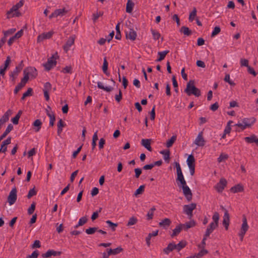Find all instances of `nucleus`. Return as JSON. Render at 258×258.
Listing matches in <instances>:
<instances>
[{
	"instance_id": "3",
	"label": "nucleus",
	"mask_w": 258,
	"mask_h": 258,
	"mask_svg": "<svg viewBox=\"0 0 258 258\" xmlns=\"http://www.w3.org/2000/svg\"><path fill=\"white\" fill-rule=\"evenodd\" d=\"M196 207L197 204L196 203H191L183 206V212L188 216L189 219H191L193 216L192 211L196 208Z\"/></svg>"
},
{
	"instance_id": "48",
	"label": "nucleus",
	"mask_w": 258,
	"mask_h": 258,
	"mask_svg": "<svg viewBox=\"0 0 258 258\" xmlns=\"http://www.w3.org/2000/svg\"><path fill=\"white\" fill-rule=\"evenodd\" d=\"M98 228L97 227H90L88 229H86V233L89 235L94 234L96 231H97Z\"/></svg>"
},
{
	"instance_id": "14",
	"label": "nucleus",
	"mask_w": 258,
	"mask_h": 258,
	"mask_svg": "<svg viewBox=\"0 0 258 258\" xmlns=\"http://www.w3.org/2000/svg\"><path fill=\"white\" fill-rule=\"evenodd\" d=\"M137 33L133 29H130L128 31H126V38L132 41L136 40Z\"/></svg>"
},
{
	"instance_id": "49",
	"label": "nucleus",
	"mask_w": 258,
	"mask_h": 258,
	"mask_svg": "<svg viewBox=\"0 0 258 258\" xmlns=\"http://www.w3.org/2000/svg\"><path fill=\"white\" fill-rule=\"evenodd\" d=\"M37 194V191L35 189V187L31 189L27 196L28 199H30L32 197L36 195Z\"/></svg>"
},
{
	"instance_id": "27",
	"label": "nucleus",
	"mask_w": 258,
	"mask_h": 258,
	"mask_svg": "<svg viewBox=\"0 0 258 258\" xmlns=\"http://www.w3.org/2000/svg\"><path fill=\"white\" fill-rule=\"evenodd\" d=\"M174 250L173 243H170L167 246L163 249V251L166 254H168L170 252Z\"/></svg>"
},
{
	"instance_id": "4",
	"label": "nucleus",
	"mask_w": 258,
	"mask_h": 258,
	"mask_svg": "<svg viewBox=\"0 0 258 258\" xmlns=\"http://www.w3.org/2000/svg\"><path fill=\"white\" fill-rule=\"evenodd\" d=\"M24 75H27L29 78L31 79H35L38 75L37 70L32 67L26 68L23 71Z\"/></svg>"
},
{
	"instance_id": "25",
	"label": "nucleus",
	"mask_w": 258,
	"mask_h": 258,
	"mask_svg": "<svg viewBox=\"0 0 258 258\" xmlns=\"http://www.w3.org/2000/svg\"><path fill=\"white\" fill-rule=\"evenodd\" d=\"M180 32L183 33L184 35L188 36L191 35L192 31L187 27L182 26L179 30Z\"/></svg>"
},
{
	"instance_id": "19",
	"label": "nucleus",
	"mask_w": 258,
	"mask_h": 258,
	"mask_svg": "<svg viewBox=\"0 0 258 258\" xmlns=\"http://www.w3.org/2000/svg\"><path fill=\"white\" fill-rule=\"evenodd\" d=\"M171 223V221L169 218H165L159 223V225L161 227L166 229L170 226Z\"/></svg>"
},
{
	"instance_id": "50",
	"label": "nucleus",
	"mask_w": 258,
	"mask_h": 258,
	"mask_svg": "<svg viewBox=\"0 0 258 258\" xmlns=\"http://www.w3.org/2000/svg\"><path fill=\"white\" fill-rule=\"evenodd\" d=\"M35 206H36V203L35 202H33L30 207L28 209V214L29 215H31L34 212V210L35 209Z\"/></svg>"
},
{
	"instance_id": "31",
	"label": "nucleus",
	"mask_w": 258,
	"mask_h": 258,
	"mask_svg": "<svg viewBox=\"0 0 258 258\" xmlns=\"http://www.w3.org/2000/svg\"><path fill=\"white\" fill-rule=\"evenodd\" d=\"M256 138V136L255 135H252L250 137H246L244 138V140L247 143H255Z\"/></svg>"
},
{
	"instance_id": "45",
	"label": "nucleus",
	"mask_w": 258,
	"mask_h": 258,
	"mask_svg": "<svg viewBox=\"0 0 258 258\" xmlns=\"http://www.w3.org/2000/svg\"><path fill=\"white\" fill-rule=\"evenodd\" d=\"M145 186L144 185H141L135 191L134 195L137 196L138 195L142 194L144 191Z\"/></svg>"
},
{
	"instance_id": "54",
	"label": "nucleus",
	"mask_w": 258,
	"mask_h": 258,
	"mask_svg": "<svg viewBox=\"0 0 258 258\" xmlns=\"http://www.w3.org/2000/svg\"><path fill=\"white\" fill-rule=\"evenodd\" d=\"M39 255V252L37 250H34L31 255L27 256L26 258H37Z\"/></svg>"
},
{
	"instance_id": "38",
	"label": "nucleus",
	"mask_w": 258,
	"mask_h": 258,
	"mask_svg": "<svg viewBox=\"0 0 258 258\" xmlns=\"http://www.w3.org/2000/svg\"><path fill=\"white\" fill-rule=\"evenodd\" d=\"M156 210V208L155 207H153L152 208L150 209V210L148 211L147 216V219L148 220H151L153 219V215H154V212Z\"/></svg>"
},
{
	"instance_id": "28",
	"label": "nucleus",
	"mask_w": 258,
	"mask_h": 258,
	"mask_svg": "<svg viewBox=\"0 0 258 258\" xmlns=\"http://www.w3.org/2000/svg\"><path fill=\"white\" fill-rule=\"evenodd\" d=\"M183 229L181 224L177 225L175 229L173 230L172 234L171 235L172 237H174L179 234L181 230Z\"/></svg>"
},
{
	"instance_id": "53",
	"label": "nucleus",
	"mask_w": 258,
	"mask_h": 258,
	"mask_svg": "<svg viewBox=\"0 0 258 258\" xmlns=\"http://www.w3.org/2000/svg\"><path fill=\"white\" fill-rule=\"evenodd\" d=\"M224 80L225 82L228 83L231 86H234L235 85V84L233 81L230 80L229 74H226L225 75Z\"/></svg>"
},
{
	"instance_id": "9",
	"label": "nucleus",
	"mask_w": 258,
	"mask_h": 258,
	"mask_svg": "<svg viewBox=\"0 0 258 258\" xmlns=\"http://www.w3.org/2000/svg\"><path fill=\"white\" fill-rule=\"evenodd\" d=\"M205 142L206 141L203 137V132H201L195 139L194 143L198 146L203 147L205 144Z\"/></svg>"
},
{
	"instance_id": "62",
	"label": "nucleus",
	"mask_w": 258,
	"mask_h": 258,
	"mask_svg": "<svg viewBox=\"0 0 258 258\" xmlns=\"http://www.w3.org/2000/svg\"><path fill=\"white\" fill-rule=\"evenodd\" d=\"M87 221L88 219L86 216L83 217L79 219L78 222L79 225H81V226H82L84 224H85L87 222Z\"/></svg>"
},
{
	"instance_id": "20",
	"label": "nucleus",
	"mask_w": 258,
	"mask_h": 258,
	"mask_svg": "<svg viewBox=\"0 0 258 258\" xmlns=\"http://www.w3.org/2000/svg\"><path fill=\"white\" fill-rule=\"evenodd\" d=\"M173 245L174 249L177 250V251H179L186 245V242L185 241L182 240L180 241L177 244L173 243Z\"/></svg>"
},
{
	"instance_id": "8",
	"label": "nucleus",
	"mask_w": 258,
	"mask_h": 258,
	"mask_svg": "<svg viewBox=\"0 0 258 258\" xmlns=\"http://www.w3.org/2000/svg\"><path fill=\"white\" fill-rule=\"evenodd\" d=\"M75 39V35H72L68 38L66 44L63 46V49L66 52H67L70 50V47L74 45Z\"/></svg>"
},
{
	"instance_id": "16",
	"label": "nucleus",
	"mask_w": 258,
	"mask_h": 258,
	"mask_svg": "<svg viewBox=\"0 0 258 258\" xmlns=\"http://www.w3.org/2000/svg\"><path fill=\"white\" fill-rule=\"evenodd\" d=\"M151 139H144L141 141V145L150 152L152 151V148L151 147Z\"/></svg>"
},
{
	"instance_id": "33",
	"label": "nucleus",
	"mask_w": 258,
	"mask_h": 258,
	"mask_svg": "<svg viewBox=\"0 0 258 258\" xmlns=\"http://www.w3.org/2000/svg\"><path fill=\"white\" fill-rule=\"evenodd\" d=\"M108 62L107 61L106 58L104 57L103 59V64L102 66V70L104 74H105L106 75H109V73L107 72V69H108Z\"/></svg>"
},
{
	"instance_id": "47",
	"label": "nucleus",
	"mask_w": 258,
	"mask_h": 258,
	"mask_svg": "<svg viewBox=\"0 0 258 258\" xmlns=\"http://www.w3.org/2000/svg\"><path fill=\"white\" fill-rule=\"evenodd\" d=\"M228 158V155L226 154L221 153L218 158V162L220 163Z\"/></svg>"
},
{
	"instance_id": "22",
	"label": "nucleus",
	"mask_w": 258,
	"mask_h": 258,
	"mask_svg": "<svg viewBox=\"0 0 258 258\" xmlns=\"http://www.w3.org/2000/svg\"><path fill=\"white\" fill-rule=\"evenodd\" d=\"M13 129V125L11 124V123H10L6 131L4 132V133L0 136V142L4 139L7 136V135L11 131H12Z\"/></svg>"
},
{
	"instance_id": "39",
	"label": "nucleus",
	"mask_w": 258,
	"mask_h": 258,
	"mask_svg": "<svg viewBox=\"0 0 258 258\" xmlns=\"http://www.w3.org/2000/svg\"><path fill=\"white\" fill-rule=\"evenodd\" d=\"M119 25H120V23H118L117 24V25H116V27H115L116 34L115 38V39H118V40H120L121 38V35L120 29H119Z\"/></svg>"
},
{
	"instance_id": "29",
	"label": "nucleus",
	"mask_w": 258,
	"mask_h": 258,
	"mask_svg": "<svg viewBox=\"0 0 258 258\" xmlns=\"http://www.w3.org/2000/svg\"><path fill=\"white\" fill-rule=\"evenodd\" d=\"M97 87L101 89H102L107 92H110L113 90V88L111 87H104L101 82L97 83Z\"/></svg>"
},
{
	"instance_id": "15",
	"label": "nucleus",
	"mask_w": 258,
	"mask_h": 258,
	"mask_svg": "<svg viewBox=\"0 0 258 258\" xmlns=\"http://www.w3.org/2000/svg\"><path fill=\"white\" fill-rule=\"evenodd\" d=\"M256 121V118L254 117L250 118H244L242 119V122L247 127H250Z\"/></svg>"
},
{
	"instance_id": "43",
	"label": "nucleus",
	"mask_w": 258,
	"mask_h": 258,
	"mask_svg": "<svg viewBox=\"0 0 258 258\" xmlns=\"http://www.w3.org/2000/svg\"><path fill=\"white\" fill-rule=\"evenodd\" d=\"M151 33L152 34V35H153V39L155 40L159 39V38L161 36V35L159 33V32L157 31L156 30H154V29H152L151 30Z\"/></svg>"
},
{
	"instance_id": "17",
	"label": "nucleus",
	"mask_w": 258,
	"mask_h": 258,
	"mask_svg": "<svg viewBox=\"0 0 258 258\" xmlns=\"http://www.w3.org/2000/svg\"><path fill=\"white\" fill-rule=\"evenodd\" d=\"M182 229L187 231L189 228L193 227L196 225V222L194 220H191L189 222H186L185 224H180Z\"/></svg>"
},
{
	"instance_id": "61",
	"label": "nucleus",
	"mask_w": 258,
	"mask_h": 258,
	"mask_svg": "<svg viewBox=\"0 0 258 258\" xmlns=\"http://www.w3.org/2000/svg\"><path fill=\"white\" fill-rule=\"evenodd\" d=\"M113 255H116L123 251V248L121 246H118L116 248L112 249Z\"/></svg>"
},
{
	"instance_id": "12",
	"label": "nucleus",
	"mask_w": 258,
	"mask_h": 258,
	"mask_svg": "<svg viewBox=\"0 0 258 258\" xmlns=\"http://www.w3.org/2000/svg\"><path fill=\"white\" fill-rule=\"evenodd\" d=\"M183 190V193L185 197L188 202H190L192 200V194L191 190L189 189L188 186H184L183 188H182Z\"/></svg>"
},
{
	"instance_id": "46",
	"label": "nucleus",
	"mask_w": 258,
	"mask_h": 258,
	"mask_svg": "<svg viewBox=\"0 0 258 258\" xmlns=\"http://www.w3.org/2000/svg\"><path fill=\"white\" fill-rule=\"evenodd\" d=\"M172 81L173 83V86L174 88V91L175 92L178 93V83L176 80V78L175 76H173L172 77Z\"/></svg>"
},
{
	"instance_id": "23",
	"label": "nucleus",
	"mask_w": 258,
	"mask_h": 258,
	"mask_svg": "<svg viewBox=\"0 0 258 258\" xmlns=\"http://www.w3.org/2000/svg\"><path fill=\"white\" fill-rule=\"evenodd\" d=\"M42 124V123L41 121L39 119H37L34 121L33 123V126L34 127V128L36 132H38L40 131Z\"/></svg>"
},
{
	"instance_id": "63",
	"label": "nucleus",
	"mask_w": 258,
	"mask_h": 258,
	"mask_svg": "<svg viewBox=\"0 0 258 258\" xmlns=\"http://www.w3.org/2000/svg\"><path fill=\"white\" fill-rule=\"evenodd\" d=\"M24 77L22 79L21 82L20 83L21 84H23L24 86H25L26 84L27 83V81L29 79L28 78V76L27 75H24Z\"/></svg>"
},
{
	"instance_id": "2",
	"label": "nucleus",
	"mask_w": 258,
	"mask_h": 258,
	"mask_svg": "<svg viewBox=\"0 0 258 258\" xmlns=\"http://www.w3.org/2000/svg\"><path fill=\"white\" fill-rule=\"evenodd\" d=\"M57 58H58V56L57 55V53L56 52L55 54L52 55L51 57L48 59L47 61L45 63L43 64V66L46 71H50L53 67L56 66V59Z\"/></svg>"
},
{
	"instance_id": "18",
	"label": "nucleus",
	"mask_w": 258,
	"mask_h": 258,
	"mask_svg": "<svg viewBox=\"0 0 258 258\" xmlns=\"http://www.w3.org/2000/svg\"><path fill=\"white\" fill-rule=\"evenodd\" d=\"M218 225L214 224L213 223H211L209 226L207 227L206 231L205 232L206 236H209L210 234H211L214 229H215Z\"/></svg>"
},
{
	"instance_id": "44",
	"label": "nucleus",
	"mask_w": 258,
	"mask_h": 258,
	"mask_svg": "<svg viewBox=\"0 0 258 258\" xmlns=\"http://www.w3.org/2000/svg\"><path fill=\"white\" fill-rule=\"evenodd\" d=\"M212 219L213 222L212 223L216 224L218 225L219 223V214L218 212H215L213 215Z\"/></svg>"
},
{
	"instance_id": "10",
	"label": "nucleus",
	"mask_w": 258,
	"mask_h": 258,
	"mask_svg": "<svg viewBox=\"0 0 258 258\" xmlns=\"http://www.w3.org/2000/svg\"><path fill=\"white\" fill-rule=\"evenodd\" d=\"M222 209L225 210L224 215L223 216V225L225 227L226 230H228L229 225L230 216L227 210L225 209L223 207Z\"/></svg>"
},
{
	"instance_id": "24",
	"label": "nucleus",
	"mask_w": 258,
	"mask_h": 258,
	"mask_svg": "<svg viewBox=\"0 0 258 258\" xmlns=\"http://www.w3.org/2000/svg\"><path fill=\"white\" fill-rule=\"evenodd\" d=\"M186 161L188 167H195V159L192 154L188 156Z\"/></svg>"
},
{
	"instance_id": "60",
	"label": "nucleus",
	"mask_w": 258,
	"mask_h": 258,
	"mask_svg": "<svg viewBox=\"0 0 258 258\" xmlns=\"http://www.w3.org/2000/svg\"><path fill=\"white\" fill-rule=\"evenodd\" d=\"M174 164L176 168L177 175L182 174L179 163L178 162H175Z\"/></svg>"
},
{
	"instance_id": "36",
	"label": "nucleus",
	"mask_w": 258,
	"mask_h": 258,
	"mask_svg": "<svg viewBox=\"0 0 258 258\" xmlns=\"http://www.w3.org/2000/svg\"><path fill=\"white\" fill-rule=\"evenodd\" d=\"M106 223L108 224L109 227L111 228L112 231H114L116 230V228L118 226L117 223H114L110 220H107Z\"/></svg>"
},
{
	"instance_id": "30",
	"label": "nucleus",
	"mask_w": 258,
	"mask_h": 258,
	"mask_svg": "<svg viewBox=\"0 0 258 258\" xmlns=\"http://www.w3.org/2000/svg\"><path fill=\"white\" fill-rule=\"evenodd\" d=\"M160 153L163 155L164 159L168 163L170 159V151L169 150H162Z\"/></svg>"
},
{
	"instance_id": "35",
	"label": "nucleus",
	"mask_w": 258,
	"mask_h": 258,
	"mask_svg": "<svg viewBox=\"0 0 258 258\" xmlns=\"http://www.w3.org/2000/svg\"><path fill=\"white\" fill-rule=\"evenodd\" d=\"M47 115L49 117V125L50 126H53L54 125V121L55 120V117L54 114L47 112Z\"/></svg>"
},
{
	"instance_id": "13",
	"label": "nucleus",
	"mask_w": 258,
	"mask_h": 258,
	"mask_svg": "<svg viewBox=\"0 0 258 258\" xmlns=\"http://www.w3.org/2000/svg\"><path fill=\"white\" fill-rule=\"evenodd\" d=\"M23 34V30L22 29L17 32L14 36L9 39L8 41V45L11 46L17 39L20 38L22 36Z\"/></svg>"
},
{
	"instance_id": "5",
	"label": "nucleus",
	"mask_w": 258,
	"mask_h": 258,
	"mask_svg": "<svg viewBox=\"0 0 258 258\" xmlns=\"http://www.w3.org/2000/svg\"><path fill=\"white\" fill-rule=\"evenodd\" d=\"M248 227L246 217L244 216L242 218V224L240 231L239 233V236L240 237V240L241 241L243 240V237L246 231L248 230Z\"/></svg>"
},
{
	"instance_id": "56",
	"label": "nucleus",
	"mask_w": 258,
	"mask_h": 258,
	"mask_svg": "<svg viewBox=\"0 0 258 258\" xmlns=\"http://www.w3.org/2000/svg\"><path fill=\"white\" fill-rule=\"evenodd\" d=\"M31 247L33 249L35 248H40L41 247L40 241L39 240H35Z\"/></svg>"
},
{
	"instance_id": "59",
	"label": "nucleus",
	"mask_w": 258,
	"mask_h": 258,
	"mask_svg": "<svg viewBox=\"0 0 258 258\" xmlns=\"http://www.w3.org/2000/svg\"><path fill=\"white\" fill-rule=\"evenodd\" d=\"M51 89V85L49 82H46L45 83L44 85V88L43 89V91H47V92H49Z\"/></svg>"
},
{
	"instance_id": "32",
	"label": "nucleus",
	"mask_w": 258,
	"mask_h": 258,
	"mask_svg": "<svg viewBox=\"0 0 258 258\" xmlns=\"http://www.w3.org/2000/svg\"><path fill=\"white\" fill-rule=\"evenodd\" d=\"M18 8L16 6V5H14L11 9L8 11L7 13V18L10 19L11 18V15L12 14V13H14V12H16L18 10Z\"/></svg>"
},
{
	"instance_id": "42",
	"label": "nucleus",
	"mask_w": 258,
	"mask_h": 258,
	"mask_svg": "<svg viewBox=\"0 0 258 258\" xmlns=\"http://www.w3.org/2000/svg\"><path fill=\"white\" fill-rule=\"evenodd\" d=\"M208 251L207 250L203 248L201 250H200L198 253L196 254L195 255L197 258H201L204 255L207 254Z\"/></svg>"
},
{
	"instance_id": "6",
	"label": "nucleus",
	"mask_w": 258,
	"mask_h": 258,
	"mask_svg": "<svg viewBox=\"0 0 258 258\" xmlns=\"http://www.w3.org/2000/svg\"><path fill=\"white\" fill-rule=\"evenodd\" d=\"M23 61L22 60L20 63L16 67L15 70L11 72L10 75V78H12V81L14 83L15 82V80L18 76L19 73L21 71L23 68Z\"/></svg>"
},
{
	"instance_id": "1",
	"label": "nucleus",
	"mask_w": 258,
	"mask_h": 258,
	"mask_svg": "<svg viewBox=\"0 0 258 258\" xmlns=\"http://www.w3.org/2000/svg\"><path fill=\"white\" fill-rule=\"evenodd\" d=\"M184 92L188 96L193 95L196 97H199L201 95L200 90L195 86L194 80H190L187 83Z\"/></svg>"
},
{
	"instance_id": "51",
	"label": "nucleus",
	"mask_w": 258,
	"mask_h": 258,
	"mask_svg": "<svg viewBox=\"0 0 258 258\" xmlns=\"http://www.w3.org/2000/svg\"><path fill=\"white\" fill-rule=\"evenodd\" d=\"M240 66L241 67H246V68L248 67L249 66L248 65V60L245 58H241L240 59Z\"/></svg>"
},
{
	"instance_id": "7",
	"label": "nucleus",
	"mask_w": 258,
	"mask_h": 258,
	"mask_svg": "<svg viewBox=\"0 0 258 258\" xmlns=\"http://www.w3.org/2000/svg\"><path fill=\"white\" fill-rule=\"evenodd\" d=\"M17 188L15 187L11 190L9 194L8 197V202L10 205L14 204L17 200Z\"/></svg>"
},
{
	"instance_id": "37",
	"label": "nucleus",
	"mask_w": 258,
	"mask_h": 258,
	"mask_svg": "<svg viewBox=\"0 0 258 258\" xmlns=\"http://www.w3.org/2000/svg\"><path fill=\"white\" fill-rule=\"evenodd\" d=\"M197 9L196 8H194L192 12L190 13L188 20L189 22H192L197 16Z\"/></svg>"
},
{
	"instance_id": "58",
	"label": "nucleus",
	"mask_w": 258,
	"mask_h": 258,
	"mask_svg": "<svg viewBox=\"0 0 258 258\" xmlns=\"http://www.w3.org/2000/svg\"><path fill=\"white\" fill-rule=\"evenodd\" d=\"M8 121V117L7 114L3 115L0 119V129L1 128V125Z\"/></svg>"
},
{
	"instance_id": "52",
	"label": "nucleus",
	"mask_w": 258,
	"mask_h": 258,
	"mask_svg": "<svg viewBox=\"0 0 258 258\" xmlns=\"http://www.w3.org/2000/svg\"><path fill=\"white\" fill-rule=\"evenodd\" d=\"M169 52V51L167 50L163 51H159L158 52V54L159 56V57L163 60L164 58L165 57L167 54H168Z\"/></svg>"
},
{
	"instance_id": "64",
	"label": "nucleus",
	"mask_w": 258,
	"mask_h": 258,
	"mask_svg": "<svg viewBox=\"0 0 258 258\" xmlns=\"http://www.w3.org/2000/svg\"><path fill=\"white\" fill-rule=\"evenodd\" d=\"M103 13H101L100 12L99 13H96L93 14V18L92 19L94 21V22H95L98 19V18L102 15Z\"/></svg>"
},
{
	"instance_id": "26",
	"label": "nucleus",
	"mask_w": 258,
	"mask_h": 258,
	"mask_svg": "<svg viewBox=\"0 0 258 258\" xmlns=\"http://www.w3.org/2000/svg\"><path fill=\"white\" fill-rule=\"evenodd\" d=\"M135 4L131 0H127L126 7V12L128 13H131L133 10Z\"/></svg>"
},
{
	"instance_id": "41",
	"label": "nucleus",
	"mask_w": 258,
	"mask_h": 258,
	"mask_svg": "<svg viewBox=\"0 0 258 258\" xmlns=\"http://www.w3.org/2000/svg\"><path fill=\"white\" fill-rule=\"evenodd\" d=\"M176 137L175 136H173L170 138V139H169V140L167 141V142L166 143V147L167 148L171 147L173 145V144H174L175 141H176Z\"/></svg>"
},
{
	"instance_id": "40",
	"label": "nucleus",
	"mask_w": 258,
	"mask_h": 258,
	"mask_svg": "<svg viewBox=\"0 0 258 258\" xmlns=\"http://www.w3.org/2000/svg\"><path fill=\"white\" fill-rule=\"evenodd\" d=\"M67 13V11L65 8L56 9L55 10V14H56L57 17L58 16H63Z\"/></svg>"
},
{
	"instance_id": "21",
	"label": "nucleus",
	"mask_w": 258,
	"mask_h": 258,
	"mask_svg": "<svg viewBox=\"0 0 258 258\" xmlns=\"http://www.w3.org/2000/svg\"><path fill=\"white\" fill-rule=\"evenodd\" d=\"M244 190L243 186L240 184H238L230 188V191L233 193H236L238 192H241Z\"/></svg>"
},
{
	"instance_id": "55",
	"label": "nucleus",
	"mask_w": 258,
	"mask_h": 258,
	"mask_svg": "<svg viewBox=\"0 0 258 258\" xmlns=\"http://www.w3.org/2000/svg\"><path fill=\"white\" fill-rule=\"evenodd\" d=\"M220 31L221 29L220 27L216 26L212 33L211 37H214L215 36L219 34L220 32Z\"/></svg>"
},
{
	"instance_id": "57",
	"label": "nucleus",
	"mask_w": 258,
	"mask_h": 258,
	"mask_svg": "<svg viewBox=\"0 0 258 258\" xmlns=\"http://www.w3.org/2000/svg\"><path fill=\"white\" fill-rule=\"evenodd\" d=\"M63 73H72V68L71 66H66L61 71Z\"/></svg>"
},
{
	"instance_id": "34",
	"label": "nucleus",
	"mask_w": 258,
	"mask_h": 258,
	"mask_svg": "<svg viewBox=\"0 0 258 258\" xmlns=\"http://www.w3.org/2000/svg\"><path fill=\"white\" fill-rule=\"evenodd\" d=\"M138 222V219L135 216H133L130 218L126 226L128 227H130L132 225L136 224Z\"/></svg>"
},
{
	"instance_id": "11",
	"label": "nucleus",
	"mask_w": 258,
	"mask_h": 258,
	"mask_svg": "<svg viewBox=\"0 0 258 258\" xmlns=\"http://www.w3.org/2000/svg\"><path fill=\"white\" fill-rule=\"evenodd\" d=\"M227 184L225 179L221 178L220 181L215 185V188L219 192H221Z\"/></svg>"
}]
</instances>
